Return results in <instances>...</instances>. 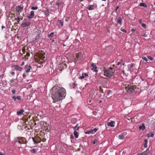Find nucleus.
Wrapping results in <instances>:
<instances>
[{
    "label": "nucleus",
    "mask_w": 155,
    "mask_h": 155,
    "mask_svg": "<svg viewBox=\"0 0 155 155\" xmlns=\"http://www.w3.org/2000/svg\"><path fill=\"white\" fill-rule=\"evenodd\" d=\"M144 141L145 143L144 144V147L145 148H146L147 147V139L145 140Z\"/></svg>",
    "instance_id": "obj_21"
},
{
    "label": "nucleus",
    "mask_w": 155,
    "mask_h": 155,
    "mask_svg": "<svg viewBox=\"0 0 155 155\" xmlns=\"http://www.w3.org/2000/svg\"><path fill=\"white\" fill-rule=\"evenodd\" d=\"M137 155H141V154H138Z\"/></svg>",
    "instance_id": "obj_64"
},
{
    "label": "nucleus",
    "mask_w": 155,
    "mask_h": 155,
    "mask_svg": "<svg viewBox=\"0 0 155 155\" xmlns=\"http://www.w3.org/2000/svg\"><path fill=\"white\" fill-rule=\"evenodd\" d=\"M30 23L29 22H26L25 23H23L21 25V26L22 27H27L29 25Z\"/></svg>",
    "instance_id": "obj_8"
},
{
    "label": "nucleus",
    "mask_w": 155,
    "mask_h": 155,
    "mask_svg": "<svg viewBox=\"0 0 155 155\" xmlns=\"http://www.w3.org/2000/svg\"><path fill=\"white\" fill-rule=\"evenodd\" d=\"M125 88L126 91L130 94L132 93L134 91L133 87L131 86H128L125 87Z\"/></svg>",
    "instance_id": "obj_3"
},
{
    "label": "nucleus",
    "mask_w": 155,
    "mask_h": 155,
    "mask_svg": "<svg viewBox=\"0 0 155 155\" xmlns=\"http://www.w3.org/2000/svg\"><path fill=\"white\" fill-rule=\"evenodd\" d=\"M38 8V7L37 6V7H32L31 8V9L34 10H36Z\"/></svg>",
    "instance_id": "obj_28"
},
{
    "label": "nucleus",
    "mask_w": 155,
    "mask_h": 155,
    "mask_svg": "<svg viewBox=\"0 0 155 155\" xmlns=\"http://www.w3.org/2000/svg\"><path fill=\"white\" fill-rule=\"evenodd\" d=\"M74 135L75 136V137L76 138H77L78 137V133L77 131H76V130H74Z\"/></svg>",
    "instance_id": "obj_16"
},
{
    "label": "nucleus",
    "mask_w": 155,
    "mask_h": 155,
    "mask_svg": "<svg viewBox=\"0 0 155 155\" xmlns=\"http://www.w3.org/2000/svg\"><path fill=\"white\" fill-rule=\"evenodd\" d=\"M147 57L148 59H150L151 61H152L153 60V58L150 56H148Z\"/></svg>",
    "instance_id": "obj_31"
},
{
    "label": "nucleus",
    "mask_w": 155,
    "mask_h": 155,
    "mask_svg": "<svg viewBox=\"0 0 155 155\" xmlns=\"http://www.w3.org/2000/svg\"><path fill=\"white\" fill-rule=\"evenodd\" d=\"M149 151L147 150L142 152L141 153V155H146L147 153H149Z\"/></svg>",
    "instance_id": "obj_17"
},
{
    "label": "nucleus",
    "mask_w": 155,
    "mask_h": 155,
    "mask_svg": "<svg viewBox=\"0 0 155 155\" xmlns=\"http://www.w3.org/2000/svg\"><path fill=\"white\" fill-rule=\"evenodd\" d=\"M122 21V19L121 18L119 17L118 18V19L117 20V22L120 24H121V21Z\"/></svg>",
    "instance_id": "obj_19"
},
{
    "label": "nucleus",
    "mask_w": 155,
    "mask_h": 155,
    "mask_svg": "<svg viewBox=\"0 0 155 155\" xmlns=\"http://www.w3.org/2000/svg\"><path fill=\"white\" fill-rule=\"evenodd\" d=\"M139 22L140 24H141V23H142V20L141 19H140L139 20Z\"/></svg>",
    "instance_id": "obj_51"
},
{
    "label": "nucleus",
    "mask_w": 155,
    "mask_h": 155,
    "mask_svg": "<svg viewBox=\"0 0 155 155\" xmlns=\"http://www.w3.org/2000/svg\"><path fill=\"white\" fill-rule=\"evenodd\" d=\"M54 34V32H51L50 33V34L48 35L49 37H52L53 36V35Z\"/></svg>",
    "instance_id": "obj_27"
},
{
    "label": "nucleus",
    "mask_w": 155,
    "mask_h": 155,
    "mask_svg": "<svg viewBox=\"0 0 155 155\" xmlns=\"http://www.w3.org/2000/svg\"><path fill=\"white\" fill-rule=\"evenodd\" d=\"M29 55H30V54H29V53H28L27 54V56H29Z\"/></svg>",
    "instance_id": "obj_58"
},
{
    "label": "nucleus",
    "mask_w": 155,
    "mask_h": 155,
    "mask_svg": "<svg viewBox=\"0 0 155 155\" xmlns=\"http://www.w3.org/2000/svg\"><path fill=\"white\" fill-rule=\"evenodd\" d=\"M12 98L15 101H16V97L15 96H14L12 97Z\"/></svg>",
    "instance_id": "obj_41"
},
{
    "label": "nucleus",
    "mask_w": 155,
    "mask_h": 155,
    "mask_svg": "<svg viewBox=\"0 0 155 155\" xmlns=\"http://www.w3.org/2000/svg\"><path fill=\"white\" fill-rule=\"evenodd\" d=\"M78 124H77L75 127H73V129L74 130H75V129L77 127H78Z\"/></svg>",
    "instance_id": "obj_43"
},
{
    "label": "nucleus",
    "mask_w": 155,
    "mask_h": 155,
    "mask_svg": "<svg viewBox=\"0 0 155 155\" xmlns=\"http://www.w3.org/2000/svg\"><path fill=\"white\" fill-rule=\"evenodd\" d=\"M100 91H101V92H102V93H103V90L101 89V88L100 89Z\"/></svg>",
    "instance_id": "obj_56"
},
{
    "label": "nucleus",
    "mask_w": 155,
    "mask_h": 155,
    "mask_svg": "<svg viewBox=\"0 0 155 155\" xmlns=\"http://www.w3.org/2000/svg\"><path fill=\"white\" fill-rule=\"evenodd\" d=\"M91 66L92 68V70L93 71H94L95 72H97V67L94 64V63H92L91 64Z\"/></svg>",
    "instance_id": "obj_6"
},
{
    "label": "nucleus",
    "mask_w": 155,
    "mask_h": 155,
    "mask_svg": "<svg viewBox=\"0 0 155 155\" xmlns=\"http://www.w3.org/2000/svg\"><path fill=\"white\" fill-rule=\"evenodd\" d=\"M32 139H33V141L34 142V143H35V144H37V143H38V142H36L35 141V139H34V138L32 137Z\"/></svg>",
    "instance_id": "obj_42"
},
{
    "label": "nucleus",
    "mask_w": 155,
    "mask_h": 155,
    "mask_svg": "<svg viewBox=\"0 0 155 155\" xmlns=\"http://www.w3.org/2000/svg\"><path fill=\"white\" fill-rule=\"evenodd\" d=\"M23 9V7L20 6H18L16 8V10L18 12H21Z\"/></svg>",
    "instance_id": "obj_11"
},
{
    "label": "nucleus",
    "mask_w": 155,
    "mask_h": 155,
    "mask_svg": "<svg viewBox=\"0 0 155 155\" xmlns=\"http://www.w3.org/2000/svg\"><path fill=\"white\" fill-rule=\"evenodd\" d=\"M87 102L89 104H90L91 102V100L90 99H89L87 100Z\"/></svg>",
    "instance_id": "obj_39"
},
{
    "label": "nucleus",
    "mask_w": 155,
    "mask_h": 155,
    "mask_svg": "<svg viewBox=\"0 0 155 155\" xmlns=\"http://www.w3.org/2000/svg\"><path fill=\"white\" fill-rule=\"evenodd\" d=\"M23 77L24 78H25L26 76V75L25 74H23Z\"/></svg>",
    "instance_id": "obj_48"
},
{
    "label": "nucleus",
    "mask_w": 155,
    "mask_h": 155,
    "mask_svg": "<svg viewBox=\"0 0 155 155\" xmlns=\"http://www.w3.org/2000/svg\"><path fill=\"white\" fill-rule=\"evenodd\" d=\"M31 68H28L26 70H25V71L26 73H28L30 71V69Z\"/></svg>",
    "instance_id": "obj_29"
},
{
    "label": "nucleus",
    "mask_w": 155,
    "mask_h": 155,
    "mask_svg": "<svg viewBox=\"0 0 155 155\" xmlns=\"http://www.w3.org/2000/svg\"><path fill=\"white\" fill-rule=\"evenodd\" d=\"M143 37H146L147 36V35L146 34H143Z\"/></svg>",
    "instance_id": "obj_45"
},
{
    "label": "nucleus",
    "mask_w": 155,
    "mask_h": 155,
    "mask_svg": "<svg viewBox=\"0 0 155 155\" xmlns=\"http://www.w3.org/2000/svg\"><path fill=\"white\" fill-rule=\"evenodd\" d=\"M97 93L94 91H90V96L92 98H94L97 95Z\"/></svg>",
    "instance_id": "obj_5"
},
{
    "label": "nucleus",
    "mask_w": 155,
    "mask_h": 155,
    "mask_svg": "<svg viewBox=\"0 0 155 155\" xmlns=\"http://www.w3.org/2000/svg\"><path fill=\"white\" fill-rule=\"evenodd\" d=\"M16 99L18 100H20L21 99V97L20 96H18L16 97Z\"/></svg>",
    "instance_id": "obj_37"
},
{
    "label": "nucleus",
    "mask_w": 155,
    "mask_h": 155,
    "mask_svg": "<svg viewBox=\"0 0 155 155\" xmlns=\"http://www.w3.org/2000/svg\"><path fill=\"white\" fill-rule=\"evenodd\" d=\"M119 139H123L124 138V136L123 134H121L118 137Z\"/></svg>",
    "instance_id": "obj_25"
},
{
    "label": "nucleus",
    "mask_w": 155,
    "mask_h": 155,
    "mask_svg": "<svg viewBox=\"0 0 155 155\" xmlns=\"http://www.w3.org/2000/svg\"><path fill=\"white\" fill-rule=\"evenodd\" d=\"M81 53H80V52L76 54V58H80L81 57Z\"/></svg>",
    "instance_id": "obj_22"
},
{
    "label": "nucleus",
    "mask_w": 155,
    "mask_h": 155,
    "mask_svg": "<svg viewBox=\"0 0 155 155\" xmlns=\"http://www.w3.org/2000/svg\"><path fill=\"white\" fill-rule=\"evenodd\" d=\"M15 69H16L20 71H21L22 70V68L21 67H19L18 65H16L15 66Z\"/></svg>",
    "instance_id": "obj_12"
},
{
    "label": "nucleus",
    "mask_w": 155,
    "mask_h": 155,
    "mask_svg": "<svg viewBox=\"0 0 155 155\" xmlns=\"http://www.w3.org/2000/svg\"><path fill=\"white\" fill-rule=\"evenodd\" d=\"M102 102V101L101 100L99 101V103H101Z\"/></svg>",
    "instance_id": "obj_63"
},
{
    "label": "nucleus",
    "mask_w": 155,
    "mask_h": 155,
    "mask_svg": "<svg viewBox=\"0 0 155 155\" xmlns=\"http://www.w3.org/2000/svg\"><path fill=\"white\" fill-rule=\"evenodd\" d=\"M0 155H4L3 154V153H2L0 152Z\"/></svg>",
    "instance_id": "obj_59"
},
{
    "label": "nucleus",
    "mask_w": 155,
    "mask_h": 155,
    "mask_svg": "<svg viewBox=\"0 0 155 155\" xmlns=\"http://www.w3.org/2000/svg\"><path fill=\"white\" fill-rule=\"evenodd\" d=\"M12 93H13V94H15V90H13L12 91Z\"/></svg>",
    "instance_id": "obj_44"
},
{
    "label": "nucleus",
    "mask_w": 155,
    "mask_h": 155,
    "mask_svg": "<svg viewBox=\"0 0 155 155\" xmlns=\"http://www.w3.org/2000/svg\"><path fill=\"white\" fill-rule=\"evenodd\" d=\"M141 25L143 27L145 28H146V25L144 24L141 23Z\"/></svg>",
    "instance_id": "obj_30"
},
{
    "label": "nucleus",
    "mask_w": 155,
    "mask_h": 155,
    "mask_svg": "<svg viewBox=\"0 0 155 155\" xmlns=\"http://www.w3.org/2000/svg\"><path fill=\"white\" fill-rule=\"evenodd\" d=\"M88 75L87 73H83L82 75V76L80 77L79 78V79H82L84 78L85 77H87L88 76Z\"/></svg>",
    "instance_id": "obj_10"
},
{
    "label": "nucleus",
    "mask_w": 155,
    "mask_h": 155,
    "mask_svg": "<svg viewBox=\"0 0 155 155\" xmlns=\"http://www.w3.org/2000/svg\"><path fill=\"white\" fill-rule=\"evenodd\" d=\"M115 122L113 121H111L110 122H109L107 123V125L109 126H110L111 127H113L114 126Z\"/></svg>",
    "instance_id": "obj_7"
},
{
    "label": "nucleus",
    "mask_w": 155,
    "mask_h": 155,
    "mask_svg": "<svg viewBox=\"0 0 155 155\" xmlns=\"http://www.w3.org/2000/svg\"><path fill=\"white\" fill-rule=\"evenodd\" d=\"M77 85V84H75V83H73V84H72L73 87V88H74Z\"/></svg>",
    "instance_id": "obj_38"
},
{
    "label": "nucleus",
    "mask_w": 155,
    "mask_h": 155,
    "mask_svg": "<svg viewBox=\"0 0 155 155\" xmlns=\"http://www.w3.org/2000/svg\"><path fill=\"white\" fill-rule=\"evenodd\" d=\"M142 58L143 59V60H144L146 61H147V58L145 57H142Z\"/></svg>",
    "instance_id": "obj_32"
},
{
    "label": "nucleus",
    "mask_w": 155,
    "mask_h": 155,
    "mask_svg": "<svg viewBox=\"0 0 155 155\" xmlns=\"http://www.w3.org/2000/svg\"><path fill=\"white\" fill-rule=\"evenodd\" d=\"M25 139L24 138H17L15 140L16 142H18V143L20 144H23L25 143L24 140Z\"/></svg>",
    "instance_id": "obj_4"
},
{
    "label": "nucleus",
    "mask_w": 155,
    "mask_h": 155,
    "mask_svg": "<svg viewBox=\"0 0 155 155\" xmlns=\"http://www.w3.org/2000/svg\"><path fill=\"white\" fill-rule=\"evenodd\" d=\"M119 8V7L118 6L117 7H116V11H117V10L118 9V8Z\"/></svg>",
    "instance_id": "obj_57"
},
{
    "label": "nucleus",
    "mask_w": 155,
    "mask_h": 155,
    "mask_svg": "<svg viewBox=\"0 0 155 155\" xmlns=\"http://www.w3.org/2000/svg\"><path fill=\"white\" fill-rule=\"evenodd\" d=\"M2 28L3 29V28H5V27L4 26H2Z\"/></svg>",
    "instance_id": "obj_61"
},
{
    "label": "nucleus",
    "mask_w": 155,
    "mask_h": 155,
    "mask_svg": "<svg viewBox=\"0 0 155 155\" xmlns=\"http://www.w3.org/2000/svg\"><path fill=\"white\" fill-rule=\"evenodd\" d=\"M121 31H122L123 32H126V31L125 30V29H122V28H121Z\"/></svg>",
    "instance_id": "obj_36"
},
{
    "label": "nucleus",
    "mask_w": 155,
    "mask_h": 155,
    "mask_svg": "<svg viewBox=\"0 0 155 155\" xmlns=\"http://www.w3.org/2000/svg\"><path fill=\"white\" fill-rule=\"evenodd\" d=\"M97 140H94L93 141V143L94 144H95L97 143Z\"/></svg>",
    "instance_id": "obj_33"
},
{
    "label": "nucleus",
    "mask_w": 155,
    "mask_h": 155,
    "mask_svg": "<svg viewBox=\"0 0 155 155\" xmlns=\"http://www.w3.org/2000/svg\"><path fill=\"white\" fill-rule=\"evenodd\" d=\"M79 127H78L77 129V130H78L79 129Z\"/></svg>",
    "instance_id": "obj_62"
},
{
    "label": "nucleus",
    "mask_w": 155,
    "mask_h": 155,
    "mask_svg": "<svg viewBox=\"0 0 155 155\" xmlns=\"http://www.w3.org/2000/svg\"><path fill=\"white\" fill-rule=\"evenodd\" d=\"M135 29H134V28H132L131 30V31H133V32H134L135 31Z\"/></svg>",
    "instance_id": "obj_50"
},
{
    "label": "nucleus",
    "mask_w": 155,
    "mask_h": 155,
    "mask_svg": "<svg viewBox=\"0 0 155 155\" xmlns=\"http://www.w3.org/2000/svg\"><path fill=\"white\" fill-rule=\"evenodd\" d=\"M34 11H31L30 13V16L28 17V18L29 19H31L33 18L34 17Z\"/></svg>",
    "instance_id": "obj_9"
},
{
    "label": "nucleus",
    "mask_w": 155,
    "mask_h": 155,
    "mask_svg": "<svg viewBox=\"0 0 155 155\" xmlns=\"http://www.w3.org/2000/svg\"><path fill=\"white\" fill-rule=\"evenodd\" d=\"M24 62H23L22 63V64H21V66H22L23 65H24Z\"/></svg>",
    "instance_id": "obj_55"
},
{
    "label": "nucleus",
    "mask_w": 155,
    "mask_h": 155,
    "mask_svg": "<svg viewBox=\"0 0 155 155\" xmlns=\"http://www.w3.org/2000/svg\"><path fill=\"white\" fill-rule=\"evenodd\" d=\"M121 64L120 62H119L117 63V65H119L120 64Z\"/></svg>",
    "instance_id": "obj_53"
},
{
    "label": "nucleus",
    "mask_w": 155,
    "mask_h": 155,
    "mask_svg": "<svg viewBox=\"0 0 155 155\" xmlns=\"http://www.w3.org/2000/svg\"><path fill=\"white\" fill-rule=\"evenodd\" d=\"M15 72H13V71H12V72H11V74H12V75H14V74H15Z\"/></svg>",
    "instance_id": "obj_52"
},
{
    "label": "nucleus",
    "mask_w": 155,
    "mask_h": 155,
    "mask_svg": "<svg viewBox=\"0 0 155 155\" xmlns=\"http://www.w3.org/2000/svg\"><path fill=\"white\" fill-rule=\"evenodd\" d=\"M31 152L33 153H35L37 151V150L35 149H33L31 150Z\"/></svg>",
    "instance_id": "obj_26"
},
{
    "label": "nucleus",
    "mask_w": 155,
    "mask_h": 155,
    "mask_svg": "<svg viewBox=\"0 0 155 155\" xmlns=\"http://www.w3.org/2000/svg\"><path fill=\"white\" fill-rule=\"evenodd\" d=\"M80 150V149L78 148V149L77 150L78 151Z\"/></svg>",
    "instance_id": "obj_60"
},
{
    "label": "nucleus",
    "mask_w": 155,
    "mask_h": 155,
    "mask_svg": "<svg viewBox=\"0 0 155 155\" xmlns=\"http://www.w3.org/2000/svg\"><path fill=\"white\" fill-rule=\"evenodd\" d=\"M86 134H89L90 133H93V130H89L85 132Z\"/></svg>",
    "instance_id": "obj_18"
},
{
    "label": "nucleus",
    "mask_w": 155,
    "mask_h": 155,
    "mask_svg": "<svg viewBox=\"0 0 155 155\" xmlns=\"http://www.w3.org/2000/svg\"><path fill=\"white\" fill-rule=\"evenodd\" d=\"M25 67L27 68H31V67L30 65H27L25 66Z\"/></svg>",
    "instance_id": "obj_35"
},
{
    "label": "nucleus",
    "mask_w": 155,
    "mask_h": 155,
    "mask_svg": "<svg viewBox=\"0 0 155 155\" xmlns=\"http://www.w3.org/2000/svg\"><path fill=\"white\" fill-rule=\"evenodd\" d=\"M58 23L61 26H63V22L61 21V20H58Z\"/></svg>",
    "instance_id": "obj_24"
},
{
    "label": "nucleus",
    "mask_w": 155,
    "mask_h": 155,
    "mask_svg": "<svg viewBox=\"0 0 155 155\" xmlns=\"http://www.w3.org/2000/svg\"><path fill=\"white\" fill-rule=\"evenodd\" d=\"M88 9L89 10H91L94 9V8H93V6L92 5H89L88 8Z\"/></svg>",
    "instance_id": "obj_23"
},
{
    "label": "nucleus",
    "mask_w": 155,
    "mask_h": 155,
    "mask_svg": "<svg viewBox=\"0 0 155 155\" xmlns=\"http://www.w3.org/2000/svg\"><path fill=\"white\" fill-rule=\"evenodd\" d=\"M20 21V18L19 17H18L17 18V21L18 23H19Z\"/></svg>",
    "instance_id": "obj_34"
},
{
    "label": "nucleus",
    "mask_w": 155,
    "mask_h": 155,
    "mask_svg": "<svg viewBox=\"0 0 155 155\" xmlns=\"http://www.w3.org/2000/svg\"><path fill=\"white\" fill-rule=\"evenodd\" d=\"M145 126L144 125V124H142V125L140 126L139 127V129L140 130H144L145 129Z\"/></svg>",
    "instance_id": "obj_14"
},
{
    "label": "nucleus",
    "mask_w": 155,
    "mask_h": 155,
    "mask_svg": "<svg viewBox=\"0 0 155 155\" xmlns=\"http://www.w3.org/2000/svg\"><path fill=\"white\" fill-rule=\"evenodd\" d=\"M154 136V134H150V137H153Z\"/></svg>",
    "instance_id": "obj_46"
},
{
    "label": "nucleus",
    "mask_w": 155,
    "mask_h": 155,
    "mask_svg": "<svg viewBox=\"0 0 155 155\" xmlns=\"http://www.w3.org/2000/svg\"><path fill=\"white\" fill-rule=\"evenodd\" d=\"M39 58L40 59L42 60H44L45 57L43 54H41L39 56Z\"/></svg>",
    "instance_id": "obj_15"
},
{
    "label": "nucleus",
    "mask_w": 155,
    "mask_h": 155,
    "mask_svg": "<svg viewBox=\"0 0 155 155\" xmlns=\"http://www.w3.org/2000/svg\"><path fill=\"white\" fill-rule=\"evenodd\" d=\"M61 4V3H59V2H57L56 4V5L58 6H59L60 4Z\"/></svg>",
    "instance_id": "obj_47"
},
{
    "label": "nucleus",
    "mask_w": 155,
    "mask_h": 155,
    "mask_svg": "<svg viewBox=\"0 0 155 155\" xmlns=\"http://www.w3.org/2000/svg\"><path fill=\"white\" fill-rule=\"evenodd\" d=\"M112 68H110L109 69L105 70L104 72V75L109 77L112 76L113 74V72L112 71Z\"/></svg>",
    "instance_id": "obj_2"
},
{
    "label": "nucleus",
    "mask_w": 155,
    "mask_h": 155,
    "mask_svg": "<svg viewBox=\"0 0 155 155\" xmlns=\"http://www.w3.org/2000/svg\"><path fill=\"white\" fill-rule=\"evenodd\" d=\"M52 98L54 101H58L61 100L63 97L65 96V91L63 88H57L54 87L51 89Z\"/></svg>",
    "instance_id": "obj_1"
},
{
    "label": "nucleus",
    "mask_w": 155,
    "mask_h": 155,
    "mask_svg": "<svg viewBox=\"0 0 155 155\" xmlns=\"http://www.w3.org/2000/svg\"><path fill=\"white\" fill-rule=\"evenodd\" d=\"M92 130H93V132L94 131V132H95L97 131V129L95 128Z\"/></svg>",
    "instance_id": "obj_40"
},
{
    "label": "nucleus",
    "mask_w": 155,
    "mask_h": 155,
    "mask_svg": "<svg viewBox=\"0 0 155 155\" xmlns=\"http://www.w3.org/2000/svg\"><path fill=\"white\" fill-rule=\"evenodd\" d=\"M140 5L144 7H147L145 3H140Z\"/></svg>",
    "instance_id": "obj_20"
},
{
    "label": "nucleus",
    "mask_w": 155,
    "mask_h": 155,
    "mask_svg": "<svg viewBox=\"0 0 155 155\" xmlns=\"http://www.w3.org/2000/svg\"><path fill=\"white\" fill-rule=\"evenodd\" d=\"M71 138H74V137L72 135H71Z\"/></svg>",
    "instance_id": "obj_54"
},
{
    "label": "nucleus",
    "mask_w": 155,
    "mask_h": 155,
    "mask_svg": "<svg viewBox=\"0 0 155 155\" xmlns=\"http://www.w3.org/2000/svg\"><path fill=\"white\" fill-rule=\"evenodd\" d=\"M24 112L23 109H21L19 111H18L17 112V114L18 115H20L21 114H23Z\"/></svg>",
    "instance_id": "obj_13"
},
{
    "label": "nucleus",
    "mask_w": 155,
    "mask_h": 155,
    "mask_svg": "<svg viewBox=\"0 0 155 155\" xmlns=\"http://www.w3.org/2000/svg\"><path fill=\"white\" fill-rule=\"evenodd\" d=\"M134 66V64H131V65H130V67L132 68V67H133Z\"/></svg>",
    "instance_id": "obj_49"
}]
</instances>
